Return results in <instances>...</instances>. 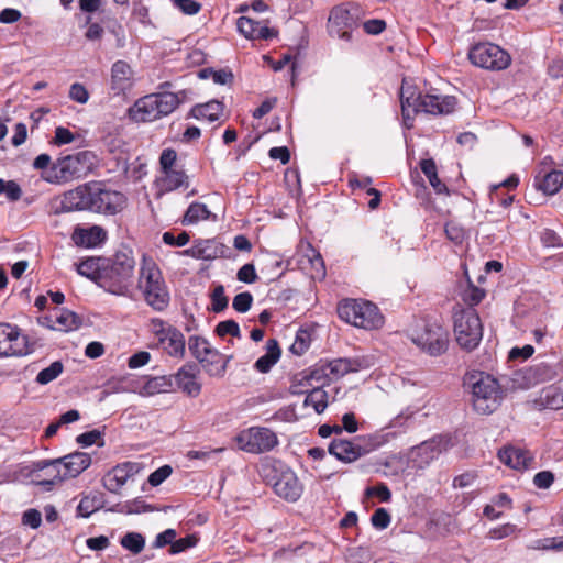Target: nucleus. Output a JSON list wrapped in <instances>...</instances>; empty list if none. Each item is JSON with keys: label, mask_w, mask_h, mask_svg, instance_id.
<instances>
[{"label": "nucleus", "mask_w": 563, "mask_h": 563, "mask_svg": "<svg viewBox=\"0 0 563 563\" xmlns=\"http://www.w3.org/2000/svg\"><path fill=\"white\" fill-rule=\"evenodd\" d=\"M486 291L483 288L468 282L467 288L462 294V300L468 306L467 308H474L484 299Z\"/></svg>", "instance_id": "52"}, {"label": "nucleus", "mask_w": 563, "mask_h": 563, "mask_svg": "<svg viewBox=\"0 0 563 563\" xmlns=\"http://www.w3.org/2000/svg\"><path fill=\"white\" fill-rule=\"evenodd\" d=\"M329 366L330 365L328 362L320 361L319 363L305 371L308 379L312 383V385L314 383L320 384V386H325L329 384V382L332 379Z\"/></svg>", "instance_id": "41"}, {"label": "nucleus", "mask_w": 563, "mask_h": 563, "mask_svg": "<svg viewBox=\"0 0 563 563\" xmlns=\"http://www.w3.org/2000/svg\"><path fill=\"white\" fill-rule=\"evenodd\" d=\"M162 177L158 179L161 189L165 192L177 190L181 187H189V177L181 168H173L162 173Z\"/></svg>", "instance_id": "29"}, {"label": "nucleus", "mask_w": 563, "mask_h": 563, "mask_svg": "<svg viewBox=\"0 0 563 563\" xmlns=\"http://www.w3.org/2000/svg\"><path fill=\"white\" fill-rule=\"evenodd\" d=\"M125 203L122 192L108 188L102 181H89L66 191L56 213L90 211L114 216L123 210Z\"/></svg>", "instance_id": "1"}, {"label": "nucleus", "mask_w": 563, "mask_h": 563, "mask_svg": "<svg viewBox=\"0 0 563 563\" xmlns=\"http://www.w3.org/2000/svg\"><path fill=\"white\" fill-rule=\"evenodd\" d=\"M64 371V365L60 361L53 362L48 367L42 369L35 382L40 385H46L56 379Z\"/></svg>", "instance_id": "48"}, {"label": "nucleus", "mask_w": 563, "mask_h": 563, "mask_svg": "<svg viewBox=\"0 0 563 563\" xmlns=\"http://www.w3.org/2000/svg\"><path fill=\"white\" fill-rule=\"evenodd\" d=\"M540 400L545 408L558 410L563 408V390L549 386L541 393Z\"/></svg>", "instance_id": "43"}, {"label": "nucleus", "mask_w": 563, "mask_h": 563, "mask_svg": "<svg viewBox=\"0 0 563 563\" xmlns=\"http://www.w3.org/2000/svg\"><path fill=\"white\" fill-rule=\"evenodd\" d=\"M177 152L174 148H164L159 156L161 172H167L176 168Z\"/></svg>", "instance_id": "61"}, {"label": "nucleus", "mask_w": 563, "mask_h": 563, "mask_svg": "<svg viewBox=\"0 0 563 563\" xmlns=\"http://www.w3.org/2000/svg\"><path fill=\"white\" fill-rule=\"evenodd\" d=\"M44 468H52L54 471L53 478H41V475H36L33 483L36 486H41L44 492H51L56 485L60 484L65 478L62 475V471L58 466H45Z\"/></svg>", "instance_id": "49"}, {"label": "nucleus", "mask_w": 563, "mask_h": 563, "mask_svg": "<svg viewBox=\"0 0 563 563\" xmlns=\"http://www.w3.org/2000/svg\"><path fill=\"white\" fill-rule=\"evenodd\" d=\"M142 389L143 394L148 396L173 391L175 390V377L174 375L147 377Z\"/></svg>", "instance_id": "34"}, {"label": "nucleus", "mask_w": 563, "mask_h": 563, "mask_svg": "<svg viewBox=\"0 0 563 563\" xmlns=\"http://www.w3.org/2000/svg\"><path fill=\"white\" fill-rule=\"evenodd\" d=\"M364 11L358 3L346 2L335 5L329 14L328 25L339 35H351L362 23Z\"/></svg>", "instance_id": "12"}, {"label": "nucleus", "mask_w": 563, "mask_h": 563, "mask_svg": "<svg viewBox=\"0 0 563 563\" xmlns=\"http://www.w3.org/2000/svg\"><path fill=\"white\" fill-rule=\"evenodd\" d=\"M498 459L501 463L514 470H526L533 462V456L526 450L505 446L498 451Z\"/></svg>", "instance_id": "25"}, {"label": "nucleus", "mask_w": 563, "mask_h": 563, "mask_svg": "<svg viewBox=\"0 0 563 563\" xmlns=\"http://www.w3.org/2000/svg\"><path fill=\"white\" fill-rule=\"evenodd\" d=\"M180 102L178 93L161 91L137 99L129 113L135 121L153 122L174 112Z\"/></svg>", "instance_id": "6"}, {"label": "nucleus", "mask_w": 563, "mask_h": 563, "mask_svg": "<svg viewBox=\"0 0 563 563\" xmlns=\"http://www.w3.org/2000/svg\"><path fill=\"white\" fill-rule=\"evenodd\" d=\"M156 508L150 504H146L141 498H135L131 501H126L125 504H117L115 506L109 508L110 511H119L125 514H141L154 511Z\"/></svg>", "instance_id": "44"}, {"label": "nucleus", "mask_w": 563, "mask_h": 563, "mask_svg": "<svg viewBox=\"0 0 563 563\" xmlns=\"http://www.w3.org/2000/svg\"><path fill=\"white\" fill-rule=\"evenodd\" d=\"M210 214L211 212L205 203L192 202L187 208V211L183 217L181 223L186 225L194 224L200 220L209 219Z\"/></svg>", "instance_id": "42"}, {"label": "nucleus", "mask_w": 563, "mask_h": 563, "mask_svg": "<svg viewBox=\"0 0 563 563\" xmlns=\"http://www.w3.org/2000/svg\"><path fill=\"white\" fill-rule=\"evenodd\" d=\"M446 238L455 244H462L465 239V230L455 222H448L444 228Z\"/></svg>", "instance_id": "63"}, {"label": "nucleus", "mask_w": 563, "mask_h": 563, "mask_svg": "<svg viewBox=\"0 0 563 563\" xmlns=\"http://www.w3.org/2000/svg\"><path fill=\"white\" fill-rule=\"evenodd\" d=\"M323 387L324 386H312V389L307 393L303 406H312L317 413H322L329 405V394Z\"/></svg>", "instance_id": "40"}, {"label": "nucleus", "mask_w": 563, "mask_h": 563, "mask_svg": "<svg viewBox=\"0 0 563 563\" xmlns=\"http://www.w3.org/2000/svg\"><path fill=\"white\" fill-rule=\"evenodd\" d=\"M307 46H308L307 37H300V41L296 45V47L295 48H289V51L287 53L283 54L282 58L273 65V69L275 71L282 70L285 67V65H287L290 62H292L291 63V69L294 70L295 69V62L294 60L300 55L302 49L307 48Z\"/></svg>", "instance_id": "45"}, {"label": "nucleus", "mask_w": 563, "mask_h": 563, "mask_svg": "<svg viewBox=\"0 0 563 563\" xmlns=\"http://www.w3.org/2000/svg\"><path fill=\"white\" fill-rule=\"evenodd\" d=\"M463 386L472 394L471 401L476 412L489 415L500 405L503 390L496 378L484 372L467 373Z\"/></svg>", "instance_id": "3"}, {"label": "nucleus", "mask_w": 563, "mask_h": 563, "mask_svg": "<svg viewBox=\"0 0 563 563\" xmlns=\"http://www.w3.org/2000/svg\"><path fill=\"white\" fill-rule=\"evenodd\" d=\"M91 464V456L86 452L76 451L74 453L67 454L63 457L55 460H42L35 463L37 470H43L45 466L55 465L60 468V465L64 467V472L62 473L63 477L66 478H75L79 474H81L85 470H87Z\"/></svg>", "instance_id": "16"}, {"label": "nucleus", "mask_w": 563, "mask_h": 563, "mask_svg": "<svg viewBox=\"0 0 563 563\" xmlns=\"http://www.w3.org/2000/svg\"><path fill=\"white\" fill-rule=\"evenodd\" d=\"M559 363L539 362L522 369L525 386L530 387L559 377Z\"/></svg>", "instance_id": "17"}, {"label": "nucleus", "mask_w": 563, "mask_h": 563, "mask_svg": "<svg viewBox=\"0 0 563 563\" xmlns=\"http://www.w3.org/2000/svg\"><path fill=\"white\" fill-rule=\"evenodd\" d=\"M173 473L170 465H163L150 474L147 482L151 486L156 487L167 479Z\"/></svg>", "instance_id": "64"}, {"label": "nucleus", "mask_w": 563, "mask_h": 563, "mask_svg": "<svg viewBox=\"0 0 563 563\" xmlns=\"http://www.w3.org/2000/svg\"><path fill=\"white\" fill-rule=\"evenodd\" d=\"M365 495L368 497H377L383 503H388L391 499V492L385 483L367 487Z\"/></svg>", "instance_id": "62"}, {"label": "nucleus", "mask_w": 563, "mask_h": 563, "mask_svg": "<svg viewBox=\"0 0 563 563\" xmlns=\"http://www.w3.org/2000/svg\"><path fill=\"white\" fill-rule=\"evenodd\" d=\"M360 452V457L375 451L386 443L387 439L384 434H364L353 439Z\"/></svg>", "instance_id": "38"}, {"label": "nucleus", "mask_w": 563, "mask_h": 563, "mask_svg": "<svg viewBox=\"0 0 563 563\" xmlns=\"http://www.w3.org/2000/svg\"><path fill=\"white\" fill-rule=\"evenodd\" d=\"M412 342L430 356H440L449 349L450 333L440 320L428 317L416 329Z\"/></svg>", "instance_id": "8"}, {"label": "nucleus", "mask_w": 563, "mask_h": 563, "mask_svg": "<svg viewBox=\"0 0 563 563\" xmlns=\"http://www.w3.org/2000/svg\"><path fill=\"white\" fill-rule=\"evenodd\" d=\"M227 246L214 239L197 240L195 244L183 252L187 256L198 260L211 261L225 256Z\"/></svg>", "instance_id": "21"}, {"label": "nucleus", "mask_w": 563, "mask_h": 563, "mask_svg": "<svg viewBox=\"0 0 563 563\" xmlns=\"http://www.w3.org/2000/svg\"><path fill=\"white\" fill-rule=\"evenodd\" d=\"M137 289L144 301L156 312H164L170 305V292L159 267L143 257L137 278Z\"/></svg>", "instance_id": "4"}, {"label": "nucleus", "mask_w": 563, "mask_h": 563, "mask_svg": "<svg viewBox=\"0 0 563 563\" xmlns=\"http://www.w3.org/2000/svg\"><path fill=\"white\" fill-rule=\"evenodd\" d=\"M228 303L229 299L224 294V287L222 285H218L211 294V310L214 313L222 312L227 309Z\"/></svg>", "instance_id": "54"}, {"label": "nucleus", "mask_w": 563, "mask_h": 563, "mask_svg": "<svg viewBox=\"0 0 563 563\" xmlns=\"http://www.w3.org/2000/svg\"><path fill=\"white\" fill-rule=\"evenodd\" d=\"M312 387V383L308 379L306 372L302 371L300 373L295 374L291 377L290 386H289V393L291 395H301L307 393L303 388L305 387Z\"/></svg>", "instance_id": "55"}, {"label": "nucleus", "mask_w": 563, "mask_h": 563, "mask_svg": "<svg viewBox=\"0 0 563 563\" xmlns=\"http://www.w3.org/2000/svg\"><path fill=\"white\" fill-rule=\"evenodd\" d=\"M534 186L544 195H554L563 186V172L560 169H552L544 175H537L534 178Z\"/></svg>", "instance_id": "28"}, {"label": "nucleus", "mask_w": 563, "mask_h": 563, "mask_svg": "<svg viewBox=\"0 0 563 563\" xmlns=\"http://www.w3.org/2000/svg\"><path fill=\"white\" fill-rule=\"evenodd\" d=\"M330 365V374L332 378L342 377L349 373H357L360 371L372 367L373 362L368 356H357L351 358H336L328 362Z\"/></svg>", "instance_id": "22"}, {"label": "nucleus", "mask_w": 563, "mask_h": 563, "mask_svg": "<svg viewBox=\"0 0 563 563\" xmlns=\"http://www.w3.org/2000/svg\"><path fill=\"white\" fill-rule=\"evenodd\" d=\"M107 257L90 256L81 260L76 265V271L79 275L87 277L99 286V277L103 273V267Z\"/></svg>", "instance_id": "27"}, {"label": "nucleus", "mask_w": 563, "mask_h": 563, "mask_svg": "<svg viewBox=\"0 0 563 563\" xmlns=\"http://www.w3.org/2000/svg\"><path fill=\"white\" fill-rule=\"evenodd\" d=\"M456 98L453 96H438L426 93L422 101L421 112L433 115H446L452 113L456 107Z\"/></svg>", "instance_id": "24"}, {"label": "nucleus", "mask_w": 563, "mask_h": 563, "mask_svg": "<svg viewBox=\"0 0 563 563\" xmlns=\"http://www.w3.org/2000/svg\"><path fill=\"white\" fill-rule=\"evenodd\" d=\"M34 351V343L21 333L18 325L0 323V357L23 356Z\"/></svg>", "instance_id": "15"}, {"label": "nucleus", "mask_w": 563, "mask_h": 563, "mask_svg": "<svg viewBox=\"0 0 563 563\" xmlns=\"http://www.w3.org/2000/svg\"><path fill=\"white\" fill-rule=\"evenodd\" d=\"M453 330L459 346L467 352L475 350L483 338V324L474 308H455Z\"/></svg>", "instance_id": "9"}, {"label": "nucleus", "mask_w": 563, "mask_h": 563, "mask_svg": "<svg viewBox=\"0 0 563 563\" xmlns=\"http://www.w3.org/2000/svg\"><path fill=\"white\" fill-rule=\"evenodd\" d=\"M120 544L133 554H139L145 547V538L139 532H128L121 538Z\"/></svg>", "instance_id": "47"}, {"label": "nucleus", "mask_w": 563, "mask_h": 563, "mask_svg": "<svg viewBox=\"0 0 563 563\" xmlns=\"http://www.w3.org/2000/svg\"><path fill=\"white\" fill-rule=\"evenodd\" d=\"M253 303V296L250 291H244L235 295L232 301V307L236 312L245 313L249 311Z\"/></svg>", "instance_id": "59"}, {"label": "nucleus", "mask_w": 563, "mask_h": 563, "mask_svg": "<svg viewBox=\"0 0 563 563\" xmlns=\"http://www.w3.org/2000/svg\"><path fill=\"white\" fill-rule=\"evenodd\" d=\"M420 168L437 194L449 195L446 185L438 177L437 165L432 158L422 159L420 162Z\"/></svg>", "instance_id": "39"}, {"label": "nucleus", "mask_w": 563, "mask_h": 563, "mask_svg": "<svg viewBox=\"0 0 563 563\" xmlns=\"http://www.w3.org/2000/svg\"><path fill=\"white\" fill-rule=\"evenodd\" d=\"M423 97L424 95L419 92L408 98V103H405V100H400L402 123L406 129L413 128L415 115L421 112L420 108H422Z\"/></svg>", "instance_id": "35"}, {"label": "nucleus", "mask_w": 563, "mask_h": 563, "mask_svg": "<svg viewBox=\"0 0 563 563\" xmlns=\"http://www.w3.org/2000/svg\"><path fill=\"white\" fill-rule=\"evenodd\" d=\"M205 347H210V344L207 339L192 335L188 340V349L191 355L199 362L203 356Z\"/></svg>", "instance_id": "57"}, {"label": "nucleus", "mask_w": 563, "mask_h": 563, "mask_svg": "<svg viewBox=\"0 0 563 563\" xmlns=\"http://www.w3.org/2000/svg\"><path fill=\"white\" fill-rule=\"evenodd\" d=\"M100 14L101 23L88 21L89 27L86 35H102L106 32L117 35L121 30V25L118 23L117 19L111 18L106 11H101Z\"/></svg>", "instance_id": "36"}, {"label": "nucleus", "mask_w": 563, "mask_h": 563, "mask_svg": "<svg viewBox=\"0 0 563 563\" xmlns=\"http://www.w3.org/2000/svg\"><path fill=\"white\" fill-rule=\"evenodd\" d=\"M97 156L91 151H81L58 158L43 175L49 184H64L74 178L86 176L95 167Z\"/></svg>", "instance_id": "5"}, {"label": "nucleus", "mask_w": 563, "mask_h": 563, "mask_svg": "<svg viewBox=\"0 0 563 563\" xmlns=\"http://www.w3.org/2000/svg\"><path fill=\"white\" fill-rule=\"evenodd\" d=\"M467 56L474 66L488 70H503L511 63V57L508 52L490 42H482L473 45Z\"/></svg>", "instance_id": "11"}, {"label": "nucleus", "mask_w": 563, "mask_h": 563, "mask_svg": "<svg viewBox=\"0 0 563 563\" xmlns=\"http://www.w3.org/2000/svg\"><path fill=\"white\" fill-rule=\"evenodd\" d=\"M134 268L132 251H118L112 257H107L99 287L112 295L132 298Z\"/></svg>", "instance_id": "2"}, {"label": "nucleus", "mask_w": 563, "mask_h": 563, "mask_svg": "<svg viewBox=\"0 0 563 563\" xmlns=\"http://www.w3.org/2000/svg\"><path fill=\"white\" fill-rule=\"evenodd\" d=\"M282 350L277 340L269 339L266 342V353L257 358L254 368L260 373H268L272 367L278 362Z\"/></svg>", "instance_id": "33"}, {"label": "nucleus", "mask_w": 563, "mask_h": 563, "mask_svg": "<svg viewBox=\"0 0 563 563\" xmlns=\"http://www.w3.org/2000/svg\"><path fill=\"white\" fill-rule=\"evenodd\" d=\"M214 333L220 338L231 335L233 338L241 339L240 327L238 322L232 319L219 322L216 325Z\"/></svg>", "instance_id": "53"}, {"label": "nucleus", "mask_w": 563, "mask_h": 563, "mask_svg": "<svg viewBox=\"0 0 563 563\" xmlns=\"http://www.w3.org/2000/svg\"><path fill=\"white\" fill-rule=\"evenodd\" d=\"M175 377V388L181 389L183 393L190 397H197L201 391V385L196 382V377Z\"/></svg>", "instance_id": "50"}, {"label": "nucleus", "mask_w": 563, "mask_h": 563, "mask_svg": "<svg viewBox=\"0 0 563 563\" xmlns=\"http://www.w3.org/2000/svg\"><path fill=\"white\" fill-rule=\"evenodd\" d=\"M238 446L249 453H263L273 450L278 440L268 428L252 427L241 431L235 438Z\"/></svg>", "instance_id": "14"}, {"label": "nucleus", "mask_w": 563, "mask_h": 563, "mask_svg": "<svg viewBox=\"0 0 563 563\" xmlns=\"http://www.w3.org/2000/svg\"><path fill=\"white\" fill-rule=\"evenodd\" d=\"M223 103L216 99L210 100L203 104H196L189 111V117L197 120L206 119L209 122L217 121L223 112Z\"/></svg>", "instance_id": "32"}, {"label": "nucleus", "mask_w": 563, "mask_h": 563, "mask_svg": "<svg viewBox=\"0 0 563 563\" xmlns=\"http://www.w3.org/2000/svg\"><path fill=\"white\" fill-rule=\"evenodd\" d=\"M102 508V496H85L77 506V516L88 518L91 514Z\"/></svg>", "instance_id": "46"}, {"label": "nucleus", "mask_w": 563, "mask_h": 563, "mask_svg": "<svg viewBox=\"0 0 563 563\" xmlns=\"http://www.w3.org/2000/svg\"><path fill=\"white\" fill-rule=\"evenodd\" d=\"M140 470V463L136 462H124L118 464L104 479L106 489L114 494L119 493L128 479L137 474Z\"/></svg>", "instance_id": "20"}, {"label": "nucleus", "mask_w": 563, "mask_h": 563, "mask_svg": "<svg viewBox=\"0 0 563 563\" xmlns=\"http://www.w3.org/2000/svg\"><path fill=\"white\" fill-rule=\"evenodd\" d=\"M133 86V70L124 60H117L111 67L110 89L114 96L125 95Z\"/></svg>", "instance_id": "19"}, {"label": "nucleus", "mask_w": 563, "mask_h": 563, "mask_svg": "<svg viewBox=\"0 0 563 563\" xmlns=\"http://www.w3.org/2000/svg\"><path fill=\"white\" fill-rule=\"evenodd\" d=\"M236 27L241 35H277L274 30L268 27L267 21H258L250 16H240Z\"/></svg>", "instance_id": "31"}, {"label": "nucleus", "mask_w": 563, "mask_h": 563, "mask_svg": "<svg viewBox=\"0 0 563 563\" xmlns=\"http://www.w3.org/2000/svg\"><path fill=\"white\" fill-rule=\"evenodd\" d=\"M329 454L343 463H351L360 459V452L353 440L333 439L328 448Z\"/></svg>", "instance_id": "26"}, {"label": "nucleus", "mask_w": 563, "mask_h": 563, "mask_svg": "<svg viewBox=\"0 0 563 563\" xmlns=\"http://www.w3.org/2000/svg\"><path fill=\"white\" fill-rule=\"evenodd\" d=\"M309 333L305 330H299L289 350L292 354L300 356L309 349Z\"/></svg>", "instance_id": "56"}, {"label": "nucleus", "mask_w": 563, "mask_h": 563, "mask_svg": "<svg viewBox=\"0 0 563 563\" xmlns=\"http://www.w3.org/2000/svg\"><path fill=\"white\" fill-rule=\"evenodd\" d=\"M198 541H199V537L196 533L188 534L184 538L175 540L174 543H172V548H170L169 552L172 554H177V553L184 552L187 549L196 547Z\"/></svg>", "instance_id": "58"}, {"label": "nucleus", "mask_w": 563, "mask_h": 563, "mask_svg": "<svg viewBox=\"0 0 563 563\" xmlns=\"http://www.w3.org/2000/svg\"><path fill=\"white\" fill-rule=\"evenodd\" d=\"M71 241L78 247L95 249L102 245L107 239V231L100 225L84 228L77 224L71 233Z\"/></svg>", "instance_id": "18"}, {"label": "nucleus", "mask_w": 563, "mask_h": 563, "mask_svg": "<svg viewBox=\"0 0 563 563\" xmlns=\"http://www.w3.org/2000/svg\"><path fill=\"white\" fill-rule=\"evenodd\" d=\"M540 241L545 247H563V239L552 229H544L540 233Z\"/></svg>", "instance_id": "60"}, {"label": "nucleus", "mask_w": 563, "mask_h": 563, "mask_svg": "<svg viewBox=\"0 0 563 563\" xmlns=\"http://www.w3.org/2000/svg\"><path fill=\"white\" fill-rule=\"evenodd\" d=\"M55 323V330L68 332L77 330L81 325L82 320L77 313L68 309H56Z\"/></svg>", "instance_id": "37"}, {"label": "nucleus", "mask_w": 563, "mask_h": 563, "mask_svg": "<svg viewBox=\"0 0 563 563\" xmlns=\"http://www.w3.org/2000/svg\"><path fill=\"white\" fill-rule=\"evenodd\" d=\"M157 336L159 344L168 355L174 357L184 356L186 342L184 334L178 329L174 327L161 329L157 331Z\"/></svg>", "instance_id": "23"}, {"label": "nucleus", "mask_w": 563, "mask_h": 563, "mask_svg": "<svg viewBox=\"0 0 563 563\" xmlns=\"http://www.w3.org/2000/svg\"><path fill=\"white\" fill-rule=\"evenodd\" d=\"M452 439L448 434H437L420 444L412 446L408 453V460L413 467L424 468L440 454L452 446Z\"/></svg>", "instance_id": "13"}, {"label": "nucleus", "mask_w": 563, "mask_h": 563, "mask_svg": "<svg viewBox=\"0 0 563 563\" xmlns=\"http://www.w3.org/2000/svg\"><path fill=\"white\" fill-rule=\"evenodd\" d=\"M104 429H93L87 432H84L76 438V442L82 448L90 446L92 444H97L98 446L104 445L103 440Z\"/></svg>", "instance_id": "51"}, {"label": "nucleus", "mask_w": 563, "mask_h": 563, "mask_svg": "<svg viewBox=\"0 0 563 563\" xmlns=\"http://www.w3.org/2000/svg\"><path fill=\"white\" fill-rule=\"evenodd\" d=\"M338 316L346 323L363 329H378L384 323L378 307L367 300H342L338 305Z\"/></svg>", "instance_id": "10"}, {"label": "nucleus", "mask_w": 563, "mask_h": 563, "mask_svg": "<svg viewBox=\"0 0 563 563\" xmlns=\"http://www.w3.org/2000/svg\"><path fill=\"white\" fill-rule=\"evenodd\" d=\"M203 356L199 361L209 376L223 377L225 374V364H220L223 354L213 347H205Z\"/></svg>", "instance_id": "30"}, {"label": "nucleus", "mask_w": 563, "mask_h": 563, "mask_svg": "<svg viewBox=\"0 0 563 563\" xmlns=\"http://www.w3.org/2000/svg\"><path fill=\"white\" fill-rule=\"evenodd\" d=\"M262 474L275 494L287 501H296L302 494V485L294 471L280 461L262 465Z\"/></svg>", "instance_id": "7"}]
</instances>
